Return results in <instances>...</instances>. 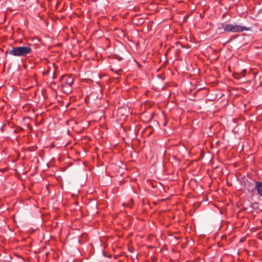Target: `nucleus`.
I'll return each instance as SVG.
<instances>
[{"label": "nucleus", "instance_id": "f257e3e1", "mask_svg": "<svg viewBox=\"0 0 262 262\" xmlns=\"http://www.w3.org/2000/svg\"><path fill=\"white\" fill-rule=\"evenodd\" d=\"M32 52V48L29 46H20L12 47L8 51L9 54L14 56H26L28 54Z\"/></svg>", "mask_w": 262, "mask_h": 262}, {"label": "nucleus", "instance_id": "f03ea898", "mask_svg": "<svg viewBox=\"0 0 262 262\" xmlns=\"http://www.w3.org/2000/svg\"><path fill=\"white\" fill-rule=\"evenodd\" d=\"M219 29H223L225 32L236 33L241 32L244 31H249L250 30V28L242 26L235 24H223L222 27H220Z\"/></svg>", "mask_w": 262, "mask_h": 262}, {"label": "nucleus", "instance_id": "7ed1b4c3", "mask_svg": "<svg viewBox=\"0 0 262 262\" xmlns=\"http://www.w3.org/2000/svg\"><path fill=\"white\" fill-rule=\"evenodd\" d=\"M74 80L71 77H66L65 82L62 83V86L64 93L69 94L72 92L71 87L73 83Z\"/></svg>", "mask_w": 262, "mask_h": 262}, {"label": "nucleus", "instance_id": "20e7f679", "mask_svg": "<svg viewBox=\"0 0 262 262\" xmlns=\"http://www.w3.org/2000/svg\"><path fill=\"white\" fill-rule=\"evenodd\" d=\"M255 188L257 191L258 194L262 196V181H257L255 182Z\"/></svg>", "mask_w": 262, "mask_h": 262}, {"label": "nucleus", "instance_id": "39448f33", "mask_svg": "<svg viewBox=\"0 0 262 262\" xmlns=\"http://www.w3.org/2000/svg\"><path fill=\"white\" fill-rule=\"evenodd\" d=\"M122 59V57H120L118 58V59H119V60H121Z\"/></svg>", "mask_w": 262, "mask_h": 262}, {"label": "nucleus", "instance_id": "423d86ee", "mask_svg": "<svg viewBox=\"0 0 262 262\" xmlns=\"http://www.w3.org/2000/svg\"><path fill=\"white\" fill-rule=\"evenodd\" d=\"M241 242L243 241V239H241V241H240Z\"/></svg>", "mask_w": 262, "mask_h": 262}, {"label": "nucleus", "instance_id": "0eeeda50", "mask_svg": "<svg viewBox=\"0 0 262 262\" xmlns=\"http://www.w3.org/2000/svg\"><path fill=\"white\" fill-rule=\"evenodd\" d=\"M78 242H79V243H81L80 240L79 239Z\"/></svg>", "mask_w": 262, "mask_h": 262}, {"label": "nucleus", "instance_id": "6e6552de", "mask_svg": "<svg viewBox=\"0 0 262 262\" xmlns=\"http://www.w3.org/2000/svg\"><path fill=\"white\" fill-rule=\"evenodd\" d=\"M123 206H125V203L123 204Z\"/></svg>", "mask_w": 262, "mask_h": 262}]
</instances>
